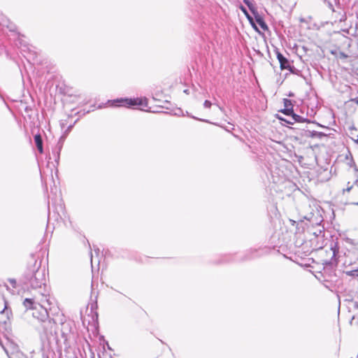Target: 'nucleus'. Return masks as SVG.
Instances as JSON below:
<instances>
[{
  "instance_id": "7c9ffc66",
  "label": "nucleus",
  "mask_w": 358,
  "mask_h": 358,
  "mask_svg": "<svg viewBox=\"0 0 358 358\" xmlns=\"http://www.w3.org/2000/svg\"><path fill=\"white\" fill-rule=\"evenodd\" d=\"M357 205H358V203H357Z\"/></svg>"
},
{
  "instance_id": "c85d7f7f",
  "label": "nucleus",
  "mask_w": 358,
  "mask_h": 358,
  "mask_svg": "<svg viewBox=\"0 0 358 358\" xmlns=\"http://www.w3.org/2000/svg\"><path fill=\"white\" fill-rule=\"evenodd\" d=\"M287 122L288 124H293V122H290V121H287Z\"/></svg>"
},
{
  "instance_id": "a878e982",
  "label": "nucleus",
  "mask_w": 358,
  "mask_h": 358,
  "mask_svg": "<svg viewBox=\"0 0 358 358\" xmlns=\"http://www.w3.org/2000/svg\"><path fill=\"white\" fill-rule=\"evenodd\" d=\"M184 93L189 94V90H184Z\"/></svg>"
},
{
  "instance_id": "9d476101",
  "label": "nucleus",
  "mask_w": 358,
  "mask_h": 358,
  "mask_svg": "<svg viewBox=\"0 0 358 358\" xmlns=\"http://www.w3.org/2000/svg\"><path fill=\"white\" fill-rule=\"evenodd\" d=\"M308 136L311 138H322V137L326 136V134L320 131H308Z\"/></svg>"
},
{
  "instance_id": "4be33fe9",
  "label": "nucleus",
  "mask_w": 358,
  "mask_h": 358,
  "mask_svg": "<svg viewBox=\"0 0 358 358\" xmlns=\"http://www.w3.org/2000/svg\"><path fill=\"white\" fill-rule=\"evenodd\" d=\"M10 282L13 285V286L15 287V283H16V280L15 279H10Z\"/></svg>"
},
{
  "instance_id": "39448f33",
  "label": "nucleus",
  "mask_w": 358,
  "mask_h": 358,
  "mask_svg": "<svg viewBox=\"0 0 358 358\" xmlns=\"http://www.w3.org/2000/svg\"><path fill=\"white\" fill-rule=\"evenodd\" d=\"M277 59L280 63L281 69H288L291 71L292 66L289 60L284 57L278 50L275 51Z\"/></svg>"
},
{
  "instance_id": "0eeeda50",
  "label": "nucleus",
  "mask_w": 358,
  "mask_h": 358,
  "mask_svg": "<svg viewBox=\"0 0 358 358\" xmlns=\"http://www.w3.org/2000/svg\"><path fill=\"white\" fill-rule=\"evenodd\" d=\"M255 19L256 22L260 26V27L264 31H267L268 29V25L265 22L264 18L259 14L255 15Z\"/></svg>"
},
{
  "instance_id": "f3484780",
  "label": "nucleus",
  "mask_w": 358,
  "mask_h": 358,
  "mask_svg": "<svg viewBox=\"0 0 358 358\" xmlns=\"http://www.w3.org/2000/svg\"><path fill=\"white\" fill-rule=\"evenodd\" d=\"M1 314L6 313L7 315L8 319H9V314H11L10 310H9L6 306H5V308L0 312Z\"/></svg>"
},
{
  "instance_id": "f03ea898",
  "label": "nucleus",
  "mask_w": 358,
  "mask_h": 358,
  "mask_svg": "<svg viewBox=\"0 0 358 358\" xmlns=\"http://www.w3.org/2000/svg\"><path fill=\"white\" fill-rule=\"evenodd\" d=\"M48 317H50L48 316ZM41 323L43 332L48 342L55 341L59 347L64 344L65 348H69L71 343L75 340L73 332V324L71 321H63L60 320L61 328L59 331L57 330L55 320L50 318L43 321H38Z\"/></svg>"
},
{
  "instance_id": "a211bd4d",
  "label": "nucleus",
  "mask_w": 358,
  "mask_h": 358,
  "mask_svg": "<svg viewBox=\"0 0 358 358\" xmlns=\"http://www.w3.org/2000/svg\"><path fill=\"white\" fill-rule=\"evenodd\" d=\"M211 106L212 103L208 100H206L203 103V107L206 108H210Z\"/></svg>"
},
{
  "instance_id": "6e6552de",
  "label": "nucleus",
  "mask_w": 358,
  "mask_h": 358,
  "mask_svg": "<svg viewBox=\"0 0 358 358\" xmlns=\"http://www.w3.org/2000/svg\"><path fill=\"white\" fill-rule=\"evenodd\" d=\"M243 3L248 7L251 13L253 14L254 17L259 14L257 8L255 6V3H254L250 0H243Z\"/></svg>"
},
{
  "instance_id": "393cba45",
  "label": "nucleus",
  "mask_w": 358,
  "mask_h": 358,
  "mask_svg": "<svg viewBox=\"0 0 358 358\" xmlns=\"http://www.w3.org/2000/svg\"><path fill=\"white\" fill-rule=\"evenodd\" d=\"M341 56L342 57H344V58H346V57H348V56H347L345 53H343V52H341Z\"/></svg>"
},
{
  "instance_id": "ddd939ff",
  "label": "nucleus",
  "mask_w": 358,
  "mask_h": 358,
  "mask_svg": "<svg viewBox=\"0 0 358 358\" xmlns=\"http://www.w3.org/2000/svg\"><path fill=\"white\" fill-rule=\"evenodd\" d=\"M62 143H58V145H57V147L55 148V150L53 151V154L55 155V161L58 163V161L59 159V155H60V152L62 150Z\"/></svg>"
},
{
  "instance_id": "dca6fc26",
  "label": "nucleus",
  "mask_w": 358,
  "mask_h": 358,
  "mask_svg": "<svg viewBox=\"0 0 358 358\" xmlns=\"http://www.w3.org/2000/svg\"><path fill=\"white\" fill-rule=\"evenodd\" d=\"M282 113H283L286 115H290L292 117V113H294L293 109H289V108H284L281 110Z\"/></svg>"
},
{
  "instance_id": "6ab92c4d",
  "label": "nucleus",
  "mask_w": 358,
  "mask_h": 358,
  "mask_svg": "<svg viewBox=\"0 0 358 358\" xmlns=\"http://www.w3.org/2000/svg\"><path fill=\"white\" fill-rule=\"evenodd\" d=\"M23 47H24V48H22V47L20 48L22 51H26V50L30 51V48L28 45H24Z\"/></svg>"
},
{
  "instance_id": "9b49d317",
  "label": "nucleus",
  "mask_w": 358,
  "mask_h": 358,
  "mask_svg": "<svg viewBox=\"0 0 358 358\" xmlns=\"http://www.w3.org/2000/svg\"><path fill=\"white\" fill-rule=\"evenodd\" d=\"M257 252H258V251L257 250H250L246 252L245 255L243 259L244 260H248V259H252L254 257H256L258 256L257 255Z\"/></svg>"
},
{
  "instance_id": "c756f323",
  "label": "nucleus",
  "mask_w": 358,
  "mask_h": 358,
  "mask_svg": "<svg viewBox=\"0 0 358 358\" xmlns=\"http://www.w3.org/2000/svg\"><path fill=\"white\" fill-rule=\"evenodd\" d=\"M194 1H196V0H194Z\"/></svg>"
},
{
  "instance_id": "7ed1b4c3",
  "label": "nucleus",
  "mask_w": 358,
  "mask_h": 358,
  "mask_svg": "<svg viewBox=\"0 0 358 358\" xmlns=\"http://www.w3.org/2000/svg\"><path fill=\"white\" fill-rule=\"evenodd\" d=\"M148 104L146 98H134V99H128V98H121L117 99L115 100L112 101L111 106H146Z\"/></svg>"
},
{
  "instance_id": "20e7f679",
  "label": "nucleus",
  "mask_w": 358,
  "mask_h": 358,
  "mask_svg": "<svg viewBox=\"0 0 358 358\" xmlns=\"http://www.w3.org/2000/svg\"><path fill=\"white\" fill-rule=\"evenodd\" d=\"M327 252L331 255V259L323 260L322 264L324 265V271L333 270L337 265V259L336 258V255L338 252L337 244H331L329 251H327Z\"/></svg>"
},
{
  "instance_id": "cd10ccee",
  "label": "nucleus",
  "mask_w": 358,
  "mask_h": 358,
  "mask_svg": "<svg viewBox=\"0 0 358 358\" xmlns=\"http://www.w3.org/2000/svg\"><path fill=\"white\" fill-rule=\"evenodd\" d=\"M355 142H356L357 143H358V135H357V139L355 140Z\"/></svg>"
},
{
  "instance_id": "aec40b11",
  "label": "nucleus",
  "mask_w": 358,
  "mask_h": 358,
  "mask_svg": "<svg viewBox=\"0 0 358 358\" xmlns=\"http://www.w3.org/2000/svg\"><path fill=\"white\" fill-rule=\"evenodd\" d=\"M350 101L355 102L358 105V96L355 98H352L350 100Z\"/></svg>"
},
{
  "instance_id": "f8f14e48",
  "label": "nucleus",
  "mask_w": 358,
  "mask_h": 358,
  "mask_svg": "<svg viewBox=\"0 0 358 358\" xmlns=\"http://www.w3.org/2000/svg\"><path fill=\"white\" fill-rule=\"evenodd\" d=\"M292 118L296 122H310V121L308 120L307 118L301 117L297 114H295L294 113H292Z\"/></svg>"
},
{
  "instance_id": "412c9836",
  "label": "nucleus",
  "mask_w": 358,
  "mask_h": 358,
  "mask_svg": "<svg viewBox=\"0 0 358 358\" xmlns=\"http://www.w3.org/2000/svg\"><path fill=\"white\" fill-rule=\"evenodd\" d=\"M350 184V182H348V185ZM352 188V185H350V186H348L346 189H343V192H350V189Z\"/></svg>"
},
{
  "instance_id": "bb28decb",
  "label": "nucleus",
  "mask_w": 358,
  "mask_h": 358,
  "mask_svg": "<svg viewBox=\"0 0 358 358\" xmlns=\"http://www.w3.org/2000/svg\"><path fill=\"white\" fill-rule=\"evenodd\" d=\"M218 106L219 109H220L221 111H222V110H223V108H222V107H221V106Z\"/></svg>"
},
{
  "instance_id": "423d86ee",
  "label": "nucleus",
  "mask_w": 358,
  "mask_h": 358,
  "mask_svg": "<svg viewBox=\"0 0 358 358\" xmlns=\"http://www.w3.org/2000/svg\"><path fill=\"white\" fill-rule=\"evenodd\" d=\"M36 146L40 153L43 152V140L41 134H36L34 137Z\"/></svg>"
},
{
  "instance_id": "f257e3e1",
  "label": "nucleus",
  "mask_w": 358,
  "mask_h": 358,
  "mask_svg": "<svg viewBox=\"0 0 358 358\" xmlns=\"http://www.w3.org/2000/svg\"><path fill=\"white\" fill-rule=\"evenodd\" d=\"M22 280L35 290L32 297L24 299L23 306L26 310L32 311V316L38 321L44 322L48 318V310H52L54 299L50 296L45 284V269L41 267V262L38 263L35 260L33 266L27 268Z\"/></svg>"
},
{
  "instance_id": "5701e85b",
  "label": "nucleus",
  "mask_w": 358,
  "mask_h": 358,
  "mask_svg": "<svg viewBox=\"0 0 358 358\" xmlns=\"http://www.w3.org/2000/svg\"><path fill=\"white\" fill-rule=\"evenodd\" d=\"M323 231L321 229H319L318 232H314V234L317 236H318L320 234H321Z\"/></svg>"
},
{
  "instance_id": "4468645a",
  "label": "nucleus",
  "mask_w": 358,
  "mask_h": 358,
  "mask_svg": "<svg viewBox=\"0 0 358 358\" xmlns=\"http://www.w3.org/2000/svg\"><path fill=\"white\" fill-rule=\"evenodd\" d=\"M344 273H345L348 276L357 278L358 277V267L351 271H345Z\"/></svg>"
},
{
  "instance_id": "2eb2a0df",
  "label": "nucleus",
  "mask_w": 358,
  "mask_h": 358,
  "mask_svg": "<svg viewBox=\"0 0 358 358\" xmlns=\"http://www.w3.org/2000/svg\"><path fill=\"white\" fill-rule=\"evenodd\" d=\"M283 103L285 108L293 109V104L291 100L288 99H284Z\"/></svg>"
},
{
  "instance_id": "1a4fd4ad",
  "label": "nucleus",
  "mask_w": 358,
  "mask_h": 358,
  "mask_svg": "<svg viewBox=\"0 0 358 358\" xmlns=\"http://www.w3.org/2000/svg\"><path fill=\"white\" fill-rule=\"evenodd\" d=\"M239 8L240 10L245 14V17H247V19L248 20V21L250 22L251 25L256 29L257 30V27H256V25L254 23V21H253V18L249 14V13L248 12L246 8L243 6H239Z\"/></svg>"
},
{
  "instance_id": "2f4dec72",
  "label": "nucleus",
  "mask_w": 358,
  "mask_h": 358,
  "mask_svg": "<svg viewBox=\"0 0 358 358\" xmlns=\"http://www.w3.org/2000/svg\"><path fill=\"white\" fill-rule=\"evenodd\" d=\"M9 358H12V357H9Z\"/></svg>"
},
{
  "instance_id": "b1692460",
  "label": "nucleus",
  "mask_w": 358,
  "mask_h": 358,
  "mask_svg": "<svg viewBox=\"0 0 358 358\" xmlns=\"http://www.w3.org/2000/svg\"><path fill=\"white\" fill-rule=\"evenodd\" d=\"M73 124H71L68 127L67 129H66V132H69L71 130V129L73 128Z\"/></svg>"
}]
</instances>
